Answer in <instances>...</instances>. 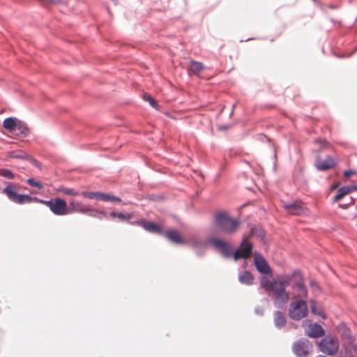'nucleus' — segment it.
<instances>
[{
    "label": "nucleus",
    "instance_id": "7ed1b4c3",
    "mask_svg": "<svg viewBox=\"0 0 357 357\" xmlns=\"http://www.w3.org/2000/svg\"><path fill=\"white\" fill-rule=\"evenodd\" d=\"M319 351L328 355L333 356L339 350L340 344L338 339L334 335H327L318 342Z\"/></svg>",
    "mask_w": 357,
    "mask_h": 357
},
{
    "label": "nucleus",
    "instance_id": "2eb2a0df",
    "mask_svg": "<svg viewBox=\"0 0 357 357\" xmlns=\"http://www.w3.org/2000/svg\"><path fill=\"white\" fill-rule=\"evenodd\" d=\"M344 337L348 339L349 345L346 347V352L349 351V354L347 356L342 357H355L356 354V347L353 344V337L350 335L349 330L346 329L343 333Z\"/></svg>",
    "mask_w": 357,
    "mask_h": 357
},
{
    "label": "nucleus",
    "instance_id": "9b49d317",
    "mask_svg": "<svg viewBox=\"0 0 357 357\" xmlns=\"http://www.w3.org/2000/svg\"><path fill=\"white\" fill-rule=\"evenodd\" d=\"M254 257V263L257 270L259 272L263 274H269L271 273V269L269 265L261 256V255L259 253H255Z\"/></svg>",
    "mask_w": 357,
    "mask_h": 357
},
{
    "label": "nucleus",
    "instance_id": "ddd939ff",
    "mask_svg": "<svg viewBox=\"0 0 357 357\" xmlns=\"http://www.w3.org/2000/svg\"><path fill=\"white\" fill-rule=\"evenodd\" d=\"M3 126L10 132L16 133L17 135H18V132H16L17 130H20V126L17 124V119L13 117L5 119L3 121Z\"/></svg>",
    "mask_w": 357,
    "mask_h": 357
},
{
    "label": "nucleus",
    "instance_id": "4468645a",
    "mask_svg": "<svg viewBox=\"0 0 357 357\" xmlns=\"http://www.w3.org/2000/svg\"><path fill=\"white\" fill-rule=\"evenodd\" d=\"M335 165V162L332 157L327 156L324 160H319L317 162L316 167L319 170L325 171L333 168Z\"/></svg>",
    "mask_w": 357,
    "mask_h": 357
},
{
    "label": "nucleus",
    "instance_id": "9d476101",
    "mask_svg": "<svg viewBox=\"0 0 357 357\" xmlns=\"http://www.w3.org/2000/svg\"><path fill=\"white\" fill-rule=\"evenodd\" d=\"M210 242L223 256L229 257L231 255L232 251L231 246L227 242L219 238H213Z\"/></svg>",
    "mask_w": 357,
    "mask_h": 357
},
{
    "label": "nucleus",
    "instance_id": "0eeeda50",
    "mask_svg": "<svg viewBox=\"0 0 357 357\" xmlns=\"http://www.w3.org/2000/svg\"><path fill=\"white\" fill-rule=\"evenodd\" d=\"M306 335L310 337H321L324 335V329L319 324L306 320L303 324Z\"/></svg>",
    "mask_w": 357,
    "mask_h": 357
},
{
    "label": "nucleus",
    "instance_id": "5701e85b",
    "mask_svg": "<svg viewBox=\"0 0 357 357\" xmlns=\"http://www.w3.org/2000/svg\"><path fill=\"white\" fill-rule=\"evenodd\" d=\"M57 191L70 196H77L79 195V193L77 191L75 190L74 189L68 188L65 187H60L59 188L57 189Z\"/></svg>",
    "mask_w": 357,
    "mask_h": 357
},
{
    "label": "nucleus",
    "instance_id": "f257e3e1",
    "mask_svg": "<svg viewBox=\"0 0 357 357\" xmlns=\"http://www.w3.org/2000/svg\"><path fill=\"white\" fill-rule=\"evenodd\" d=\"M261 286L265 289L272 296L277 307H284L289 301L290 296L286 288L291 284L294 291V298L303 300L307 297V290L305 286L302 274L298 271H294L291 275H280L272 280L266 276L260 279Z\"/></svg>",
    "mask_w": 357,
    "mask_h": 357
},
{
    "label": "nucleus",
    "instance_id": "473e14b6",
    "mask_svg": "<svg viewBox=\"0 0 357 357\" xmlns=\"http://www.w3.org/2000/svg\"><path fill=\"white\" fill-rule=\"evenodd\" d=\"M39 1L43 3H54V4L61 2V0H39Z\"/></svg>",
    "mask_w": 357,
    "mask_h": 357
},
{
    "label": "nucleus",
    "instance_id": "a211bd4d",
    "mask_svg": "<svg viewBox=\"0 0 357 357\" xmlns=\"http://www.w3.org/2000/svg\"><path fill=\"white\" fill-rule=\"evenodd\" d=\"M165 236L171 241L175 243H183V239L181 234L175 230H170L166 232Z\"/></svg>",
    "mask_w": 357,
    "mask_h": 357
},
{
    "label": "nucleus",
    "instance_id": "4c0bfd02",
    "mask_svg": "<svg viewBox=\"0 0 357 357\" xmlns=\"http://www.w3.org/2000/svg\"><path fill=\"white\" fill-rule=\"evenodd\" d=\"M23 198H24V202L26 201V200H29L30 199L29 196L25 195H24Z\"/></svg>",
    "mask_w": 357,
    "mask_h": 357
},
{
    "label": "nucleus",
    "instance_id": "a19ab883",
    "mask_svg": "<svg viewBox=\"0 0 357 357\" xmlns=\"http://www.w3.org/2000/svg\"><path fill=\"white\" fill-rule=\"evenodd\" d=\"M255 234V228H252V229H251V234L252 235V234Z\"/></svg>",
    "mask_w": 357,
    "mask_h": 357
},
{
    "label": "nucleus",
    "instance_id": "6ab92c4d",
    "mask_svg": "<svg viewBox=\"0 0 357 357\" xmlns=\"http://www.w3.org/2000/svg\"><path fill=\"white\" fill-rule=\"evenodd\" d=\"M204 70V65L202 63L195 61L193 60L190 61V65L189 67V71L195 75H199L201 72Z\"/></svg>",
    "mask_w": 357,
    "mask_h": 357
},
{
    "label": "nucleus",
    "instance_id": "58836bf2",
    "mask_svg": "<svg viewBox=\"0 0 357 357\" xmlns=\"http://www.w3.org/2000/svg\"><path fill=\"white\" fill-rule=\"evenodd\" d=\"M310 285L311 287H315V286H317L316 282H314V281H311V282H310Z\"/></svg>",
    "mask_w": 357,
    "mask_h": 357
},
{
    "label": "nucleus",
    "instance_id": "2f4dec72",
    "mask_svg": "<svg viewBox=\"0 0 357 357\" xmlns=\"http://www.w3.org/2000/svg\"><path fill=\"white\" fill-rule=\"evenodd\" d=\"M354 204V199H351V202L347 204H340L339 206L343 209H346L347 208V207L350 205H353Z\"/></svg>",
    "mask_w": 357,
    "mask_h": 357
},
{
    "label": "nucleus",
    "instance_id": "1a4fd4ad",
    "mask_svg": "<svg viewBox=\"0 0 357 357\" xmlns=\"http://www.w3.org/2000/svg\"><path fill=\"white\" fill-rule=\"evenodd\" d=\"M282 206L288 213L294 215H301L307 211L303 203L301 201H294L289 203L284 202Z\"/></svg>",
    "mask_w": 357,
    "mask_h": 357
},
{
    "label": "nucleus",
    "instance_id": "bb28decb",
    "mask_svg": "<svg viewBox=\"0 0 357 357\" xmlns=\"http://www.w3.org/2000/svg\"><path fill=\"white\" fill-rule=\"evenodd\" d=\"M82 195L84 197L90 198V199H100V192H82Z\"/></svg>",
    "mask_w": 357,
    "mask_h": 357
},
{
    "label": "nucleus",
    "instance_id": "f704fd0d",
    "mask_svg": "<svg viewBox=\"0 0 357 357\" xmlns=\"http://www.w3.org/2000/svg\"><path fill=\"white\" fill-rule=\"evenodd\" d=\"M30 132L29 129L24 125V137L26 136Z\"/></svg>",
    "mask_w": 357,
    "mask_h": 357
},
{
    "label": "nucleus",
    "instance_id": "20e7f679",
    "mask_svg": "<svg viewBox=\"0 0 357 357\" xmlns=\"http://www.w3.org/2000/svg\"><path fill=\"white\" fill-rule=\"evenodd\" d=\"M308 313L307 302L296 299L293 301L289 308V316L294 320H301L307 317Z\"/></svg>",
    "mask_w": 357,
    "mask_h": 357
},
{
    "label": "nucleus",
    "instance_id": "79ce46f5",
    "mask_svg": "<svg viewBox=\"0 0 357 357\" xmlns=\"http://www.w3.org/2000/svg\"><path fill=\"white\" fill-rule=\"evenodd\" d=\"M113 1H116V0H112Z\"/></svg>",
    "mask_w": 357,
    "mask_h": 357
},
{
    "label": "nucleus",
    "instance_id": "72a5a7b5",
    "mask_svg": "<svg viewBox=\"0 0 357 357\" xmlns=\"http://www.w3.org/2000/svg\"><path fill=\"white\" fill-rule=\"evenodd\" d=\"M354 174V172L351 171V170H348V171H345L344 172V177L346 178H349L351 176H352L353 174Z\"/></svg>",
    "mask_w": 357,
    "mask_h": 357
},
{
    "label": "nucleus",
    "instance_id": "7c9ffc66",
    "mask_svg": "<svg viewBox=\"0 0 357 357\" xmlns=\"http://www.w3.org/2000/svg\"><path fill=\"white\" fill-rule=\"evenodd\" d=\"M110 216L113 217V218H118L121 220H125L126 219V217L124 214L123 213H115V212H113V213H110Z\"/></svg>",
    "mask_w": 357,
    "mask_h": 357
},
{
    "label": "nucleus",
    "instance_id": "f8f14e48",
    "mask_svg": "<svg viewBox=\"0 0 357 357\" xmlns=\"http://www.w3.org/2000/svg\"><path fill=\"white\" fill-rule=\"evenodd\" d=\"M3 193H4L11 202L20 204H22V194L17 192L15 187L10 184H8L3 189Z\"/></svg>",
    "mask_w": 357,
    "mask_h": 357
},
{
    "label": "nucleus",
    "instance_id": "aec40b11",
    "mask_svg": "<svg viewBox=\"0 0 357 357\" xmlns=\"http://www.w3.org/2000/svg\"><path fill=\"white\" fill-rule=\"evenodd\" d=\"M143 227L149 232L155 234H161L162 232V229L159 225L151 222H144Z\"/></svg>",
    "mask_w": 357,
    "mask_h": 357
},
{
    "label": "nucleus",
    "instance_id": "a878e982",
    "mask_svg": "<svg viewBox=\"0 0 357 357\" xmlns=\"http://www.w3.org/2000/svg\"><path fill=\"white\" fill-rule=\"evenodd\" d=\"M0 176L8 179L15 178L14 174L8 169H0Z\"/></svg>",
    "mask_w": 357,
    "mask_h": 357
},
{
    "label": "nucleus",
    "instance_id": "c756f323",
    "mask_svg": "<svg viewBox=\"0 0 357 357\" xmlns=\"http://www.w3.org/2000/svg\"><path fill=\"white\" fill-rule=\"evenodd\" d=\"M24 162H29L33 165H35L36 167H39L38 166V162L37 160H36L34 158H33L31 156L27 155V154H24Z\"/></svg>",
    "mask_w": 357,
    "mask_h": 357
},
{
    "label": "nucleus",
    "instance_id": "423d86ee",
    "mask_svg": "<svg viewBox=\"0 0 357 357\" xmlns=\"http://www.w3.org/2000/svg\"><path fill=\"white\" fill-rule=\"evenodd\" d=\"M293 351L298 357H307L312 354L313 344L308 340L301 339L294 344Z\"/></svg>",
    "mask_w": 357,
    "mask_h": 357
},
{
    "label": "nucleus",
    "instance_id": "f03ea898",
    "mask_svg": "<svg viewBox=\"0 0 357 357\" xmlns=\"http://www.w3.org/2000/svg\"><path fill=\"white\" fill-rule=\"evenodd\" d=\"M240 226V222L232 218L229 213L220 212L215 215V227L221 232L226 234L235 233Z\"/></svg>",
    "mask_w": 357,
    "mask_h": 357
},
{
    "label": "nucleus",
    "instance_id": "6e6552de",
    "mask_svg": "<svg viewBox=\"0 0 357 357\" xmlns=\"http://www.w3.org/2000/svg\"><path fill=\"white\" fill-rule=\"evenodd\" d=\"M252 250V243L248 241L247 237H244L241 242V247L234 252V258L236 260L248 258L251 255Z\"/></svg>",
    "mask_w": 357,
    "mask_h": 357
},
{
    "label": "nucleus",
    "instance_id": "e433bc0d",
    "mask_svg": "<svg viewBox=\"0 0 357 357\" xmlns=\"http://www.w3.org/2000/svg\"><path fill=\"white\" fill-rule=\"evenodd\" d=\"M349 188L351 189V192L353 190H357V185H351V186H349Z\"/></svg>",
    "mask_w": 357,
    "mask_h": 357
},
{
    "label": "nucleus",
    "instance_id": "ea45409f",
    "mask_svg": "<svg viewBox=\"0 0 357 357\" xmlns=\"http://www.w3.org/2000/svg\"><path fill=\"white\" fill-rule=\"evenodd\" d=\"M337 185H338V184H337V183H336V184H335V185H332V186H331V190L335 189V188L337 187Z\"/></svg>",
    "mask_w": 357,
    "mask_h": 357
},
{
    "label": "nucleus",
    "instance_id": "4be33fe9",
    "mask_svg": "<svg viewBox=\"0 0 357 357\" xmlns=\"http://www.w3.org/2000/svg\"><path fill=\"white\" fill-rule=\"evenodd\" d=\"M70 206H72L73 211L75 212L85 213L90 211L89 208L83 206L79 202H70Z\"/></svg>",
    "mask_w": 357,
    "mask_h": 357
},
{
    "label": "nucleus",
    "instance_id": "dca6fc26",
    "mask_svg": "<svg viewBox=\"0 0 357 357\" xmlns=\"http://www.w3.org/2000/svg\"><path fill=\"white\" fill-rule=\"evenodd\" d=\"M273 320L275 326L279 328H283L287 324V319L284 314L280 311L274 312Z\"/></svg>",
    "mask_w": 357,
    "mask_h": 357
},
{
    "label": "nucleus",
    "instance_id": "393cba45",
    "mask_svg": "<svg viewBox=\"0 0 357 357\" xmlns=\"http://www.w3.org/2000/svg\"><path fill=\"white\" fill-rule=\"evenodd\" d=\"M310 307L311 311L314 314H317L324 318L322 310L321 309L317 308V303L315 301L310 300Z\"/></svg>",
    "mask_w": 357,
    "mask_h": 357
},
{
    "label": "nucleus",
    "instance_id": "412c9836",
    "mask_svg": "<svg viewBox=\"0 0 357 357\" xmlns=\"http://www.w3.org/2000/svg\"><path fill=\"white\" fill-rule=\"evenodd\" d=\"M351 193V189L349 186H344L340 188L337 192V195L333 198V202H337L340 199H342L344 197Z\"/></svg>",
    "mask_w": 357,
    "mask_h": 357
},
{
    "label": "nucleus",
    "instance_id": "39448f33",
    "mask_svg": "<svg viewBox=\"0 0 357 357\" xmlns=\"http://www.w3.org/2000/svg\"><path fill=\"white\" fill-rule=\"evenodd\" d=\"M41 203L50 208V211L56 215H65L69 213L67 202L61 198L50 200H40Z\"/></svg>",
    "mask_w": 357,
    "mask_h": 357
},
{
    "label": "nucleus",
    "instance_id": "b1692460",
    "mask_svg": "<svg viewBox=\"0 0 357 357\" xmlns=\"http://www.w3.org/2000/svg\"><path fill=\"white\" fill-rule=\"evenodd\" d=\"M100 200H103L105 202L111 201V202H121V199L114 196L109 195L108 194L101 193L100 196Z\"/></svg>",
    "mask_w": 357,
    "mask_h": 357
},
{
    "label": "nucleus",
    "instance_id": "c85d7f7f",
    "mask_svg": "<svg viewBox=\"0 0 357 357\" xmlns=\"http://www.w3.org/2000/svg\"><path fill=\"white\" fill-rule=\"evenodd\" d=\"M27 183L31 186L37 188L38 190L42 189L43 187V184L40 182L36 181L34 178H29L27 180Z\"/></svg>",
    "mask_w": 357,
    "mask_h": 357
},
{
    "label": "nucleus",
    "instance_id": "f3484780",
    "mask_svg": "<svg viewBox=\"0 0 357 357\" xmlns=\"http://www.w3.org/2000/svg\"><path fill=\"white\" fill-rule=\"evenodd\" d=\"M238 280L241 283L250 285L252 284L254 280V277L251 273L248 271H242L238 275Z\"/></svg>",
    "mask_w": 357,
    "mask_h": 357
},
{
    "label": "nucleus",
    "instance_id": "cd10ccee",
    "mask_svg": "<svg viewBox=\"0 0 357 357\" xmlns=\"http://www.w3.org/2000/svg\"><path fill=\"white\" fill-rule=\"evenodd\" d=\"M143 98H144V100L149 102V104L153 108H155V109L158 108V102L149 94H147V93L144 94Z\"/></svg>",
    "mask_w": 357,
    "mask_h": 357
},
{
    "label": "nucleus",
    "instance_id": "c9c22d12",
    "mask_svg": "<svg viewBox=\"0 0 357 357\" xmlns=\"http://www.w3.org/2000/svg\"><path fill=\"white\" fill-rule=\"evenodd\" d=\"M11 157L13 158H22V155L20 153H11Z\"/></svg>",
    "mask_w": 357,
    "mask_h": 357
}]
</instances>
